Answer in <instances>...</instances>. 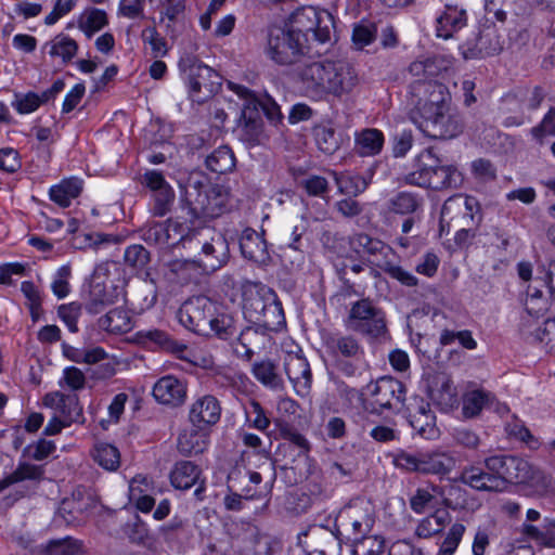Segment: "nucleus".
<instances>
[{
	"label": "nucleus",
	"mask_w": 555,
	"mask_h": 555,
	"mask_svg": "<svg viewBox=\"0 0 555 555\" xmlns=\"http://www.w3.org/2000/svg\"><path fill=\"white\" fill-rule=\"evenodd\" d=\"M124 260L133 271H142L150 262V253L142 245L134 244L126 248Z\"/></svg>",
	"instance_id": "nucleus-57"
},
{
	"label": "nucleus",
	"mask_w": 555,
	"mask_h": 555,
	"mask_svg": "<svg viewBox=\"0 0 555 555\" xmlns=\"http://www.w3.org/2000/svg\"><path fill=\"white\" fill-rule=\"evenodd\" d=\"M93 460L106 470H116L120 465L118 449L106 442H99L92 451Z\"/></svg>",
	"instance_id": "nucleus-48"
},
{
	"label": "nucleus",
	"mask_w": 555,
	"mask_h": 555,
	"mask_svg": "<svg viewBox=\"0 0 555 555\" xmlns=\"http://www.w3.org/2000/svg\"><path fill=\"white\" fill-rule=\"evenodd\" d=\"M415 162L416 169L404 176L406 184L442 190L457 188L463 181L461 172L452 165H441L431 149L424 150Z\"/></svg>",
	"instance_id": "nucleus-1"
},
{
	"label": "nucleus",
	"mask_w": 555,
	"mask_h": 555,
	"mask_svg": "<svg viewBox=\"0 0 555 555\" xmlns=\"http://www.w3.org/2000/svg\"><path fill=\"white\" fill-rule=\"evenodd\" d=\"M521 532L540 545L555 547V518H544L542 528L524 524Z\"/></svg>",
	"instance_id": "nucleus-39"
},
{
	"label": "nucleus",
	"mask_w": 555,
	"mask_h": 555,
	"mask_svg": "<svg viewBox=\"0 0 555 555\" xmlns=\"http://www.w3.org/2000/svg\"><path fill=\"white\" fill-rule=\"evenodd\" d=\"M495 400V396L483 389L467 390L462 398V413L466 418L480 415L485 409H489Z\"/></svg>",
	"instance_id": "nucleus-30"
},
{
	"label": "nucleus",
	"mask_w": 555,
	"mask_h": 555,
	"mask_svg": "<svg viewBox=\"0 0 555 555\" xmlns=\"http://www.w3.org/2000/svg\"><path fill=\"white\" fill-rule=\"evenodd\" d=\"M205 164L210 171L223 175L235 167V156L230 147L220 146L206 157Z\"/></svg>",
	"instance_id": "nucleus-44"
},
{
	"label": "nucleus",
	"mask_w": 555,
	"mask_h": 555,
	"mask_svg": "<svg viewBox=\"0 0 555 555\" xmlns=\"http://www.w3.org/2000/svg\"><path fill=\"white\" fill-rule=\"evenodd\" d=\"M315 141L319 149L325 154H333L339 147V139L335 130L327 126L315 129Z\"/></svg>",
	"instance_id": "nucleus-63"
},
{
	"label": "nucleus",
	"mask_w": 555,
	"mask_h": 555,
	"mask_svg": "<svg viewBox=\"0 0 555 555\" xmlns=\"http://www.w3.org/2000/svg\"><path fill=\"white\" fill-rule=\"evenodd\" d=\"M166 230H168L167 233L169 234L168 235L169 242L166 244V246L173 247L180 243H182L183 245H185L186 243L193 244V242H191V236H192L193 230H190L184 224H182L178 221L168 219L166 221Z\"/></svg>",
	"instance_id": "nucleus-61"
},
{
	"label": "nucleus",
	"mask_w": 555,
	"mask_h": 555,
	"mask_svg": "<svg viewBox=\"0 0 555 555\" xmlns=\"http://www.w3.org/2000/svg\"><path fill=\"white\" fill-rule=\"evenodd\" d=\"M206 447L205 438L198 434L197 428L184 430L178 437V449L183 454H198Z\"/></svg>",
	"instance_id": "nucleus-55"
},
{
	"label": "nucleus",
	"mask_w": 555,
	"mask_h": 555,
	"mask_svg": "<svg viewBox=\"0 0 555 555\" xmlns=\"http://www.w3.org/2000/svg\"><path fill=\"white\" fill-rule=\"evenodd\" d=\"M240 249L245 259L259 264H267L270 260L267 242L263 233L254 229H245L240 237Z\"/></svg>",
	"instance_id": "nucleus-23"
},
{
	"label": "nucleus",
	"mask_w": 555,
	"mask_h": 555,
	"mask_svg": "<svg viewBox=\"0 0 555 555\" xmlns=\"http://www.w3.org/2000/svg\"><path fill=\"white\" fill-rule=\"evenodd\" d=\"M338 192L348 196H358L367 188V181L360 175L333 172Z\"/></svg>",
	"instance_id": "nucleus-46"
},
{
	"label": "nucleus",
	"mask_w": 555,
	"mask_h": 555,
	"mask_svg": "<svg viewBox=\"0 0 555 555\" xmlns=\"http://www.w3.org/2000/svg\"><path fill=\"white\" fill-rule=\"evenodd\" d=\"M111 264L109 261L96 264L90 278L83 301L85 310L90 314H99L125 298L124 287L108 280Z\"/></svg>",
	"instance_id": "nucleus-3"
},
{
	"label": "nucleus",
	"mask_w": 555,
	"mask_h": 555,
	"mask_svg": "<svg viewBox=\"0 0 555 555\" xmlns=\"http://www.w3.org/2000/svg\"><path fill=\"white\" fill-rule=\"evenodd\" d=\"M462 489L457 486H449L443 489L440 486L430 483L428 488H417L410 498V507L416 514H424L429 507H433L435 494L443 496L442 503L446 507L457 509L462 504L451 499L454 494H461Z\"/></svg>",
	"instance_id": "nucleus-16"
},
{
	"label": "nucleus",
	"mask_w": 555,
	"mask_h": 555,
	"mask_svg": "<svg viewBox=\"0 0 555 555\" xmlns=\"http://www.w3.org/2000/svg\"><path fill=\"white\" fill-rule=\"evenodd\" d=\"M447 69L444 60L439 56L415 60L409 66V73L414 78L412 82L430 83L442 70Z\"/></svg>",
	"instance_id": "nucleus-28"
},
{
	"label": "nucleus",
	"mask_w": 555,
	"mask_h": 555,
	"mask_svg": "<svg viewBox=\"0 0 555 555\" xmlns=\"http://www.w3.org/2000/svg\"><path fill=\"white\" fill-rule=\"evenodd\" d=\"M457 480L477 491L502 492V481L494 478L487 468L483 470L477 466L464 467Z\"/></svg>",
	"instance_id": "nucleus-26"
},
{
	"label": "nucleus",
	"mask_w": 555,
	"mask_h": 555,
	"mask_svg": "<svg viewBox=\"0 0 555 555\" xmlns=\"http://www.w3.org/2000/svg\"><path fill=\"white\" fill-rule=\"evenodd\" d=\"M456 459L449 452L427 451L422 452L421 474L444 477L456 466Z\"/></svg>",
	"instance_id": "nucleus-27"
},
{
	"label": "nucleus",
	"mask_w": 555,
	"mask_h": 555,
	"mask_svg": "<svg viewBox=\"0 0 555 555\" xmlns=\"http://www.w3.org/2000/svg\"><path fill=\"white\" fill-rule=\"evenodd\" d=\"M57 413V415L65 421V424H69V426L74 423H85L82 406L76 395H66Z\"/></svg>",
	"instance_id": "nucleus-54"
},
{
	"label": "nucleus",
	"mask_w": 555,
	"mask_h": 555,
	"mask_svg": "<svg viewBox=\"0 0 555 555\" xmlns=\"http://www.w3.org/2000/svg\"><path fill=\"white\" fill-rule=\"evenodd\" d=\"M108 24V17L104 10L87 8L78 18V28L91 38L95 33Z\"/></svg>",
	"instance_id": "nucleus-40"
},
{
	"label": "nucleus",
	"mask_w": 555,
	"mask_h": 555,
	"mask_svg": "<svg viewBox=\"0 0 555 555\" xmlns=\"http://www.w3.org/2000/svg\"><path fill=\"white\" fill-rule=\"evenodd\" d=\"M139 335L144 344H152L167 351L182 352L185 349L184 345L175 341L166 332L160 330L143 331Z\"/></svg>",
	"instance_id": "nucleus-51"
},
{
	"label": "nucleus",
	"mask_w": 555,
	"mask_h": 555,
	"mask_svg": "<svg viewBox=\"0 0 555 555\" xmlns=\"http://www.w3.org/2000/svg\"><path fill=\"white\" fill-rule=\"evenodd\" d=\"M455 211L462 214L463 228L456 231L454 243L460 248H467L477 236L478 227L481 221L479 204L472 196L455 195L448 198L441 208V231L444 229V220Z\"/></svg>",
	"instance_id": "nucleus-4"
},
{
	"label": "nucleus",
	"mask_w": 555,
	"mask_h": 555,
	"mask_svg": "<svg viewBox=\"0 0 555 555\" xmlns=\"http://www.w3.org/2000/svg\"><path fill=\"white\" fill-rule=\"evenodd\" d=\"M306 232L307 222L305 220L285 228L283 232L282 250L284 255H286L288 251H294L296 254L295 260L292 261V263L296 262L297 267H300L305 260V245L302 237Z\"/></svg>",
	"instance_id": "nucleus-31"
},
{
	"label": "nucleus",
	"mask_w": 555,
	"mask_h": 555,
	"mask_svg": "<svg viewBox=\"0 0 555 555\" xmlns=\"http://www.w3.org/2000/svg\"><path fill=\"white\" fill-rule=\"evenodd\" d=\"M243 312L245 318L255 323L260 319V314L269 305V296L276 294L268 286L258 282L246 281L242 285Z\"/></svg>",
	"instance_id": "nucleus-17"
},
{
	"label": "nucleus",
	"mask_w": 555,
	"mask_h": 555,
	"mask_svg": "<svg viewBox=\"0 0 555 555\" xmlns=\"http://www.w3.org/2000/svg\"><path fill=\"white\" fill-rule=\"evenodd\" d=\"M410 424L422 437L429 439L437 433L436 416L429 403L421 400L414 412L410 414Z\"/></svg>",
	"instance_id": "nucleus-33"
},
{
	"label": "nucleus",
	"mask_w": 555,
	"mask_h": 555,
	"mask_svg": "<svg viewBox=\"0 0 555 555\" xmlns=\"http://www.w3.org/2000/svg\"><path fill=\"white\" fill-rule=\"evenodd\" d=\"M269 305L260 314V319L256 320L254 323L267 333L279 331L285 325L282 304L279 301L276 295L269 296Z\"/></svg>",
	"instance_id": "nucleus-36"
},
{
	"label": "nucleus",
	"mask_w": 555,
	"mask_h": 555,
	"mask_svg": "<svg viewBox=\"0 0 555 555\" xmlns=\"http://www.w3.org/2000/svg\"><path fill=\"white\" fill-rule=\"evenodd\" d=\"M306 43L307 34L302 29L273 27L266 53L278 65H292L304 55Z\"/></svg>",
	"instance_id": "nucleus-5"
},
{
	"label": "nucleus",
	"mask_w": 555,
	"mask_h": 555,
	"mask_svg": "<svg viewBox=\"0 0 555 555\" xmlns=\"http://www.w3.org/2000/svg\"><path fill=\"white\" fill-rule=\"evenodd\" d=\"M485 467L494 478L502 481L500 488L504 491L508 483L525 482L529 477L527 461L513 455H493L485 460Z\"/></svg>",
	"instance_id": "nucleus-14"
},
{
	"label": "nucleus",
	"mask_w": 555,
	"mask_h": 555,
	"mask_svg": "<svg viewBox=\"0 0 555 555\" xmlns=\"http://www.w3.org/2000/svg\"><path fill=\"white\" fill-rule=\"evenodd\" d=\"M325 75L326 62H312L300 69L299 78L309 96L325 99Z\"/></svg>",
	"instance_id": "nucleus-24"
},
{
	"label": "nucleus",
	"mask_w": 555,
	"mask_h": 555,
	"mask_svg": "<svg viewBox=\"0 0 555 555\" xmlns=\"http://www.w3.org/2000/svg\"><path fill=\"white\" fill-rule=\"evenodd\" d=\"M229 88L245 101V109L258 111V108H261L268 120L273 125L283 120L280 106L271 96L266 95L260 99L247 87L234 82H229Z\"/></svg>",
	"instance_id": "nucleus-19"
},
{
	"label": "nucleus",
	"mask_w": 555,
	"mask_h": 555,
	"mask_svg": "<svg viewBox=\"0 0 555 555\" xmlns=\"http://www.w3.org/2000/svg\"><path fill=\"white\" fill-rule=\"evenodd\" d=\"M346 242L352 251L373 268L379 269L387 258L395 257V251L389 245L365 233H356L348 241L343 236L334 235L331 247L339 253L338 248L343 247Z\"/></svg>",
	"instance_id": "nucleus-10"
},
{
	"label": "nucleus",
	"mask_w": 555,
	"mask_h": 555,
	"mask_svg": "<svg viewBox=\"0 0 555 555\" xmlns=\"http://www.w3.org/2000/svg\"><path fill=\"white\" fill-rule=\"evenodd\" d=\"M332 79L336 85V90H331L330 95L337 98L350 94L359 85V76L356 68L345 61H338L336 75Z\"/></svg>",
	"instance_id": "nucleus-35"
},
{
	"label": "nucleus",
	"mask_w": 555,
	"mask_h": 555,
	"mask_svg": "<svg viewBox=\"0 0 555 555\" xmlns=\"http://www.w3.org/2000/svg\"><path fill=\"white\" fill-rule=\"evenodd\" d=\"M384 145V134L378 129L362 130L356 137V146L360 155L374 156L378 154Z\"/></svg>",
	"instance_id": "nucleus-41"
},
{
	"label": "nucleus",
	"mask_w": 555,
	"mask_h": 555,
	"mask_svg": "<svg viewBox=\"0 0 555 555\" xmlns=\"http://www.w3.org/2000/svg\"><path fill=\"white\" fill-rule=\"evenodd\" d=\"M52 57H61L64 63L72 61L78 50L77 42L64 34L55 36L43 47Z\"/></svg>",
	"instance_id": "nucleus-42"
},
{
	"label": "nucleus",
	"mask_w": 555,
	"mask_h": 555,
	"mask_svg": "<svg viewBox=\"0 0 555 555\" xmlns=\"http://www.w3.org/2000/svg\"><path fill=\"white\" fill-rule=\"evenodd\" d=\"M236 327L233 318L225 313L216 312L214 321L211 322V336L227 340L234 336Z\"/></svg>",
	"instance_id": "nucleus-60"
},
{
	"label": "nucleus",
	"mask_w": 555,
	"mask_h": 555,
	"mask_svg": "<svg viewBox=\"0 0 555 555\" xmlns=\"http://www.w3.org/2000/svg\"><path fill=\"white\" fill-rule=\"evenodd\" d=\"M202 469L191 461L177 462L170 472V482L173 488L188 490L201 480Z\"/></svg>",
	"instance_id": "nucleus-29"
},
{
	"label": "nucleus",
	"mask_w": 555,
	"mask_h": 555,
	"mask_svg": "<svg viewBox=\"0 0 555 555\" xmlns=\"http://www.w3.org/2000/svg\"><path fill=\"white\" fill-rule=\"evenodd\" d=\"M221 416L219 400L211 395H204L190 405L189 421L197 429L217 424Z\"/></svg>",
	"instance_id": "nucleus-18"
},
{
	"label": "nucleus",
	"mask_w": 555,
	"mask_h": 555,
	"mask_svg": "<svg viewBox=\"0 0 555 555\" xmlns=\"http://www.w3.org/2000/svg\"><path fill=\"white\" fill-rule=\"evenodd\" d=\"M344 324L349 331L373 338L387 331L385 313L369 298L359 299L351 305Z\"/></svg>",
	"instance_id": "nucleus-8"
},
{
	"label": "nucleus",
	"mask_w": 555,
	"mask_h": 555,
	"mask_svg": "<svg viewBox=\"0 0 555 555\" xmlns=\"http://www.w3.org/2000/svg\"><path fill=\"white\" fill-rule=\"evenodd\" d=\"M82 551V542L73 537L50 540L43 547L44 555H77Z\"/></svg>",
	"instance_id": "nucleus-50"
},
{
	"label": "nucleus",
	"mask_w": 555,
	"mask_h": 555,
	"mask_svg": "<svg viewBox=\"0 0 555 555\" xmlns=\"http://www.w3.org/2000/svg\"><path fill=\"white\" fill-rule=\"evenodd\" d=\"M267 341V332L258 325L246 326L232 343V347L237 357L249 361L258 350L264 348Z\"/></svg>",
	"instance_id": "nucleus-22"
},
{
	"label": "nucleus",
	"mask_w": 555,
	"mask_h": 555,
	"mask_svg": "<svg viewBox=\"0 0 555 555\" xmlns=\"http://www.w3.org/2000/svg\"><path fill=\"white\" fill-rule=\"evenodd\" d=\"M424 199L416 193L402 191L393 195L388 202L391 212L401 216L415 215L422 209Z\"/></svg>",
	"instance_id": "nucleus-37"
},
{
	"label": "nucleus",
	"mask_w": 555,
	"mask_h": 555,
	"mask_svg": "<svg viewBox=\"0 0 555 555\" xmlns=\"http://www.w3.org/2000/svg\"><path fill=\"white\" fill-rule=\"evenodd\" d=\"M179 68L184 75L193 101L202 102L210 98L221 85L217 72L193 55L181 57Z\"/></svg>",
	"instance_id": "nucleus-6"
},
{
	"label": "nucleus",
	"mask_w": 555,
	"mask_h": 555,
	"mask_svg": "<svg viewBox=\"0 0 555 555\" xmlns=\"http://www.w3.org/2000/svg\"><path fill=\"white\" fill-rule=\"evenodd\" d=\"M322 338L328 353L337 359L359 360L364 353L360 341L352 335L325 333Z\"/></svg>",
	"instance_id": "nucleus-21"
},
{
	"label": "nucleus",
	"mask_w": 555,
	"mask_h": 555,
	"mask_svg": "<svg viewBox=\"0 0 555 555\" xmlns=\"http://www.w3.org/2000/svg\"><path fill=\"white\" fill-rule=\"evenodd\" d=\"M125 534L133 544L151 548L154 545V538L150 533L146 524L140 518L135 517L133 521L125 526Z\"/></svg>",
	"instance_id": "nucleus-49"
},
{
	"label": "nucleus",
	"mask_w": 555,
	"mask_h": 555,
	"mask_svg": "<svg viewBox=\"0 0 555 555\" xmlns=\"http://www.w3.org/2000/svg\"><path fill=\"white\" fill-rule=\"evenodd\" d=\"M369 402L373 412L398 410L405 400L404 385L389 376H384L367 385Z\"/></svg>",
	"instance_id": "nucleus-13"
},
{
	"label": "nucleus",
	"mask_w": 555,
	"mask_h": 555,
	"mask_svg": "<svg viewBox=\"0 0 555 555\" xmlns=\"http://www.w3.org/2000/svg\"><path fill=\"white\" fill-rule=\"evenodd\" d=\"M82 191V181L78 178L63 179L59 184L52 185L49 196L52 202L66 208Z\"/></svg>",
	"instance_id": "nucleus-34"
},
{
	"label": "nucleus",
	"mask_w": 555,
	"mask_h": 555,
	"mask_svg": "<svg viewBox=\"0 0 555 555\" xmlns=\"http://www.w3.org/2000/svg\"><path fill=\"white\" fill-rule=\"evenodd\" d=\"M44 474L42 466L35 465L27 462H22L17 465L16 469L10 475L4 477L1 481V488H7L11 485L24 480H40Z\"/></svg>",
	"instance_id": "nucleus-47"
},
{
	"label": "nucleus",
	"mask_w": 555,
	"mask_h": 555,
	"mask_svg": "<svg viewBox=\"0 0 555 555\" xmlns=\"http://www.w3.org/2000/svg\"><path fill=\"white\" fill-rule=\"evenodd\" d=\"M229 191L222 185H210L199 180H190L184 199L194 218H217L228 208Z\"/></svg>",
	"instance_id": "nucleus-2"
},
{
	"label": "nucleus",
	"mask_w": 555,
	"mask_h": 555,
	"mask_svg": "<svg viewBox=\"0 0 555 555\" xmlns=\"http://www.w3.org/2000/svg\"><path fill=\"white\" fill-rule=\"evenodd\" d=\"M218 305L206 296L189 298L178 310L179 322L188 330L206 337L211 335V322Z\"/></svg>",
	"instance_id": "nucleus-9"
},
{
	"label": "nucleus",
	"mask_w": 555,
	"mask_h": 555,
	"mask_svg": "<svg viewBox=\"0 0 555 555\" xmlns=\"http://www.w3.org/2000/svg\"><path fill=\"white\" fill-rule=\"evenodd\" d=\"M191 242L201 248L199 264L207 271L223 267L229 258V244L222 233L205 227L192 231Z\"/></svg>",
	"instance_id": "nucleus-7"
},
{
	"label": "nucleus",
	"mask_w": 555,
	"mask_h": 555,
	"mask_svg": "<svg viewBox=\"0 0 555 555\" xmlns=\"http://www.w3.org/2000/svg\"><path fill=\"white\" fill-rule=\"evenodd\" d=\"M160 24L165 27L167 35H173L175 24L179 16L183 14L185 5L183 0H164L162 2Z\"/></svg>",
	"instance_id": "nucleus-52"
},
{
	"label": "nucleus",
	"mask_w": 555,
	"mask_h": 555,
	"mask_svg": "<svg viewBox=\"0 0 555 555\" xmlns=\"http://www.w3.org/2000/svg\"><path fill=\"white\" fill-rule=\"evenodd\" d=\"M535 314L529 317V313L526 312L525 315L521 317L519 331L525 339L531 343H543L544 336L542 334L543 327L538 324V319Z\"/></svg>",
	"instance_id": "nucleus-62"
},
{
	"label": "nucleus",
	"mask_w": 555,
	"mask_h": 555,
	"mask_svg": "<svg viewBox=\"0 0 555 555\" xmlns=\"http://www.w3.org/2000/svg\"><path fill=\"white\" fill-rule=\"evenodd\" d=\"M251 373L259 383L268 388L281 389L283 387V380L276 372V366L270 360L255 362Z\"/></svg>",
	"instance_id": "nucleus-45"
},
{
	"label": "nucleus",
	"mask_w": 555,
	"mask_h": 555,
	"mask_svg": "<svg viewBox=\"0 0 555 555\" xmlns=\"http://www.w3.org/2000/svg\"><path fill=\"white\" fill-rule=\"evenodd\" d=\"M393 257L387 258V260L382 263L379 268L385 273H387L391 279L398 281L404 286L413 287L418 283V279L411 273L410 271L403 269L401 266L397 264L393 260Z\"/></svg>",
	"instance_id": "nucleus-56"
},
{
	"label": "nucleus",
	"mask_w": 555,
	"mask_h": 555,
	"mask_svg": "<svg viewBox=\"0 0 555 555\" xmlns=\"http://www.w3.org/2000/svg\"><path fill=\"white\" fill-rule=\"evenodd\" d=\"M417 128L428 138L449 140L463 132L462 116L452 107L423 117H413Z\"/></svg>",
	"instance_id": "nucleus-12"
},
{
	"label": "nucleus",
	"mask_w": 555,
	"mask_h": 555,
	"mask_svg": "<svg viewBox=\"0 0 555 555\" xmlns=\"http://www.w3.org/2000/svg\"><path fill=\"white\" fill-rule=\"evenodd\" d=\"M464 532V525L460 522L453 524L449 529V532L444 538L437 555H453L463 538Z\"/></svg>",
	"instance_id": "nucleus-64"
},
{
	"label": "nucleus",
	"mask_w": 555,
	"mask_h": 555,
	"mask_svg": "<svg viewBox=\"0 0 555 555\" xmlns=\"http://www.w3.org/2000/svg\"><path fill=\"white\" fill-rule=\"evenodd\" d=\"M548 308V299L543 292L537 287L529 286L527 289V299L525 301V310L529 317L535 314L542 317Z\"/></svg>",
	"instance_id": "nucleus-58"
},
{
	"label": "nucleus",
	"mask_w": 555,
	"mask_h": 555,
	"mask_svg": "<svg viewBox=\"0 0 555 555\" xmlns=\"http://www.w3.org/2000/svg\"><path fill=\"white\" fill-rule=\"evenodd\" d=\"M96 324L100 330L109 334H126L133 327L129 311L121 307L111 309L98 319Z\"/></svg>",
	"instance_id": "nucleus-32"
},
{
	"label": "nucleus",
	"mask_w": 555,
	"mask_h": 555,
	"mask_svg": "<svg viewBox=\"0 0 555 555\" xmlns=\"http://www.w3.org/2000/svg\"><path fill=\"white\" fill-rule=\"evenodd\" d=\"M284 369L295 392L301 397L307 396L312 383V374L307 359L298 353H288L284 359Z\"/></svg>",
	"instance_id": "nucleus-20"
},
{
	"label": "nucleus",
	"mask_w": 555,
	"mask_h": 555,
	"mask_svg": "<svg viewBox=\"0 0 555 555\" xmlns=\"http://www.w3.org/2000/svg\"><path fill=\"white\" fill-rule=\"evenodd\" d=\"M238 131L240 139L249 146L262 144L267 140L263 124L259 117H253L251 115L246 117L244 114V120Z\"/></svg>",
	"instance_id": "nucleus-43"
},
{
	"label": "nucleus",
	"mask_w": 555,
	"mask_h": 555,
	"mask_svg": "<svg viewBox=\"0 0 555 555\" xmlns=\"http://www.w3.org/2000/svg\"><path fill=\"white\" fill-rule=\"evenodd\" d=\"M353 555H380L385 548V541L379 535H364L352 538Z\"/></svg>",
	"instance_id": "nucleus-53"
},
{
	"label": "nucleus",
	"mask_w": 555,
	"mask_h": 555,
	"mask_svg": "<svg viewBox=\"0 0 555 555\" xmlns=\"http://www.w3.org/2000/svg\"><path fill=\"white\" fill-rule=\"evenodd\" d=\"M168 230L165 222H153L144 225L141 232V238L150 245L166 246L168 241Z\"/></svg>",
	"instance_id": "nucleus-59"
},
{
	"label": "nucleus",
	"mask_w": 555,
	"mask_h": 555,
	"mask_svg": "<svg viewBox=\"0 0 555 555\" xmlns=\"http://www.w3.org/2000/svg\"><path fill=\"white\" fill-rule=\"evenodd\" d=\"M467 15L457 5L446 4L444 11L436 18V36L448 40L466 26Z\"/></svg>",
	"instance_id": "nucleus-25"
},
{
	"label": "nucleus",
	"mask_w": 555,
	"mask_h": 555,
	"mask_svg": "<svg viewBox=\"0 0 555 555\" xmlns=\"http://www.w3.org/2000/svg\"><path fill=\"white\" fill-rule=\"evenodd\" d=\"M410 94L415 109L414 117L427 116L451 107V94L448 88L438 81L425 85L411 82Z\"/></svg>",
	"instance_id": "nucleus-11"
},
{
	"label": "nucleus",
	"mask_w": 555,
	"mask_h": 555,
	"mask_svg": "<svg viewBox=\"0 0 555 555\" xmlns=\"http://www.w3.org/2000/svg\"><path fill=\"white\" fill-rule=\"evenodd\" d=\"M152 396L158 404L172 409L180 408L188 398V383L175 375H165L155 382Z\"/></svg>",
	"instance_id": "nucleus-15"
},
{
	"label": "nucleus",
	"mask_w": 555,
	"mask_h": 555,
	"mask_svg": "<svg viewBox=\"0 0 555 555\" xmlns=\"http://www.w3.org/2000/svg\"><path fill=\"white\" fill-rule=\"evenodd\" d=\"M451 521V515L443 509H437L429 516L423 518L415 529V534L422 539H428L440 533Z\"/></svg>",
	"instance_id": "nucleus-38"
}]
</instances>
